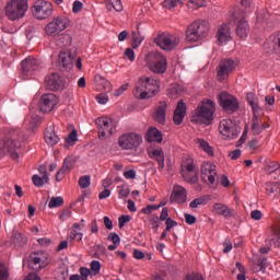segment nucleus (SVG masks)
Wrapping results in <instances>:
<instances>
[{
    "label": "nucleus",
    "instance_id": "obj_4",
    "mask_svg": "<svg viewBox=\"0 0 280 280\" xmlns=\"http://www.w3.org/2000/svg\"><path fill=\"white\" fill-rule=\"evenodd\" d=\"M210 27L209 21L196 20L186 28V40L188 43H198V40L207 38Z\"/></svg>",
    "mask_w": 280,
    "mask_h": 280
},
{
    "label": "nucleus",
    "instance_id": "obj_51",
    "mask_svg": "<svg viewBox=\"0 0 280 280\" xmlns=\"http://www.w3.org/2000/svg\"><path fill=\"white\" fill-rule=\"evenodd\" d=\"M180 3V0H164L163 5L164 8H167V10H172L173 8H176Z\"/></svg>",
    "mask_w": 280,
    "mask_h": 280
},
{
    "label": "nucleus",
    "instance_id": "obj_26",
    "mask_svg": "<svg viewBox=\"0 0 280 280\" xmlns=\"http://www.w3.org/2000/svg\"><path fill=\"white\" fill-rule=\"evenodd\" d=\"M44 138L47 145H50L51 148H54V145H57V143H60V137L56 135V131L52 127L46 128Z\"/></svg>",
    "mask_w": 280,
    "mask_h": 280
},
{
    "label": "nucleus",
    "instance_id": "obj_41",
    "mask_svg": "<svg viewBox=\"0 0 280 280\" xmlns=\"http://www.w3.org/2000/svg\"><path fill=\"white\" fill-rule=\"evenodd\" d=\"M183 165L186 167L187 172H194L196 170V165L194 164V159H191V156H187L183 162Z\"/></svg>",
    "mask_w": 280,
    "mask_h": 280
},
{
    "label": "nucleus",
    "instance_id": "obj_3",
    "mask_svg": "<svg viewBox=\"0 0 280 280\" xmlns=\"http://www.w3.org/2000/svg\"><path fill=\"white\" fill-rule=\"evenodd\" d=\"M213 115H215V103L206 98L201 101L195 109L190 121L191 124H206V126H211L213 122Z\"/></svg>",
    "mask_w": 280,
    "mask_h": 280
},
{
    "label": "nucleus",
    "instance_id": "obj_57",
    "mask_svg": "<svg viewBox=\"0 0 280 280\" xmlns=\"http://www.w3.org/2000/svg\"><path fill=\"white\" fill-rule=\"evenodd\" d=\"M79 272L81 275V278L89 280V277L91 275V269L86 268V267H81L79 269Z\"/></svg>",
    "mask_w": 280,
    "mask_h": 280
},
{
    "label": "nucleus",
    "instance_id": "obj_38",
    "mask_svg": "<svg viewBox=\"0 0 280 280\" xmlns=\"http://www.w3.org/2000/svg\"><path fill=\"white\" fill-rule=\"evenodd\" d=\"M118 196H119V198H128L130 196V186L126 183L122 184L119 187Z\"/></svg>",
    "mask_w": 280,
    "mask_h": 280
},
{
    "label": "nucleus",
    "instance_id": "obj_24",
    "mask_svg": "<svg viewBox=\"0 0 280 280\" xmlns=\"http://www.w3.org/2000/svg\"><path fill=\"white\" fill-rule=\"evenodd\" d=\"M213 211L217 215H223L225 220H231L233 218L234 210L229 208V206L224 203H214Z\"/></svg>",
    "mask_w": 280,
    "mask_h": 280
},
{
    "label": "nucleus",
    "instance_id": "obj_58",
    "mask_svg": "<svg viewBox=\"0 0 280 280\" xmlns=\"http://www.w3.org/2000/svg\"><path fill=\"white\" fill-rule=\"evenodd\" d=\"M186 280H205L202 273L194 272L186 276Z\"/></svg>",
    "mask_w": 280,
    "mask_h": 280
},
{
    "label": "nucleus",
    "instance_id": "obj_14",
    "mask_svg": "<svg viewBox=\"0 0 280 280\" xmlns=\"http://www.w3.org/2000/svg\"><path fill=\"white\" fill-rule=\"evenodd\" d=\"M149 69L153 73H165L167 71V58L161 55V52L153 54L152 60L149 62Z\"/></svg>",
    "mask_w": 280,
    "mask_h": 280
},
{
    "label": "nucleus",
    "instance_id": "obj_18",
    "mask_svg": "<svg viewBox=\"0 0 280 280\" xmlns=\"http://www.w3.org/2000/svg\"><path fill=\"white\" fill-rule=\"evenodd\" d=\"M45 84L48 91H62L65 89V80L57 72L48 74L45 78Z\"/></svg>",
    "mask_w": 280,
    "mask_h": 280
},
{
    "label": "nucleus",
    "instance_id": "obj_11",
    "mask_svg": "<svg viewBox=\"0 0 280 280\" xmlns=\"http://www.w3.org/2000/svg\"><path fill=\"white\" fill-rule=\"evenodd\" d=\"M219 130L226 139H237L240 137V128L232 119H223L219 124Z\"/></svg>",
    "mask_w": 280,
    "mask_h": 280
},
{
    "label": "nucleus",
    "instance_id": "obj_44",
    "mask_svg": "<svg viewBox=\"0 0 280 280\" xmlns=\"http://www.w3.org/2000/svg\"><path fill=\"white\" fill-rule=\"evenodd\" d=\"M71 171L68 170L65 164L62 165V167L57 172L56 174V180L57 183H60V180H62L65 178L66 174H69Z\"/></svg>",
    "mask_w": 280,
    "mask_h": 280
},
{
    "label": "nucleus",
    "instance_id": "obj_55",
    "mask_svg": "<svg viewBox=\"0 0 280 280\" xmlns=\"http://www.w3.org/2000/svg\"><path fill=\"white\" fill-rule=\"evenodd\" d=\"M107 240L109 242H113V244H120L121 243V238L119 237V234L117 233H109L107 236Z\"/></svg>",
    "mask_w": 280,
    "mask_h": 280
},
{
    "label": "nucleus",
    "instance_id": "obj_1",
    "mask_svg": "<svg viewBox=\"0 0 280 280\" xmlns=\"http://www.w3.org/2000/svg\"><path fill=\"white\" fill-rule=\"evenodd\" d=\"M27 136L18 129H5L4 137L0 140V159L9 154L13 161H18L20 148H23Z\"/></svg>",
    "mask_w": 280,
    "mask_h": 280
},
{
    "label": "nucleus",
    "instance_id": "obj_22",
    "mask_svg": "<svg viewBox=\"0 0 280 280\" xmlns=\"http://www.w3.org/2000/svg\"><path fill=\"white\" fill-rule=\"evenodd\" d=\"M145 141L148 143H162L163 142V132L159 130L156 127H150L147 130L144 136Z\"/></svg>",
    "mask_w": 280,
    "mask_h": 280
},
{
    "label": "nucleus",
    "instance_id": "obj_32",
    "mask_svg": "<svg viewBox=\"0 0 280 280\" xmlns=\"http://www.w3.org/2000/svg\"><path fill=\"white\" fill-rule=\"evenodd\" d=\"M266 194L267 196H273L277 198V196L280 195V184L279 183H267L266 184Z\"/></svg>",
    "mask_w": 280,
    "mask_h": 280
},
{
    "label": "nucleus",
    "instance_id": "obj_33",
    "mask_svg": "<svg viewBox=\"0 0 280 280\" xmlns=\"http://www.w3.org/2000/svg\"><path fill=\"white\" fill-rule=\"evenodd\" d=\"M213 167H215V164L211 162H205L201 165V179L203 183H207V178L211 174L210 172H212Z\"/></svg>",
    "mask_w": 280,
    "mask_h": 280
},
{
    "label": "nucleus",
    "instance_id": "obj_31",
    "mask_svg": "<svg viewBox=\"0 0 280 280\" xmlns=\"http://www.w3.org/2000/svg\"><path fill=\"white\" fill-rule=\"evenodd\" d=\"M196 143L199 145L200 150H203V152L208 154V156H215L213 147H210L208 141L205 139H197Z\"/></svg>",
    "mask_w": 280,
    "mask_h": 280
},
{
    "label": "nucleus",
    "instance_id": "obj_63",
    "mask_svg": "<svg viewBox=\"0 0 280 280\" xmlns=\"http://www.w3.org/2000/svg\"><path fill=\"white\" fill-rule=\"evenodd\" d=\"M184 218H185L186 224L191 225V224H194V223L196 222V217H195V215H191V214H189V213H185V214H184Z\"/></svg>",
    "mask_w": 280,
    "mask_h": 280
},
{
    "label": "nucleus",
    "instance_id": "obj_53",
    "mask_svg": "<svg viewBox=\"0 0 280 280\" xmlns=\"http://www.w3.org/2000/svg\"><path fill=\"white\" fill-rule=\"evenodd\" d=\"M112 3V8L116 12H121L124 10V4H121V0H109Z\"/></svg>",
    "mask_w": 280,
    "mask_h": 280
},
{
    "label": "nucleus",
    "instance_id": "obj_15",
    "mask_svg": "<svg viewBox=\"0 0 280 280\" xmlns=\"http://www.w3.org/2000/svg\"><path fill=\"white\" fill-rule=\"evenodd\" d=\"M58 104V96L54 93L43 94L39 100V110L42 113H51Z\"/></svg>",
    "mask_w": 280,
    "mask_h": 280
},
{
    "label": "nucleus",
    "instance_id": "obj_42",
    "mask_svg": "<svg viewBox=\"0 0 280 280\" xmlns=\"http://www.w3.org/2000/svg\"><path fill=\"white\" fill-rule=\"evenodd\" d=\"M90 270H92V272H94V277L100 275V270H102V264L100 262V260H93L90 264Z\"/></svg>",
    "mask_w": 280,
    "mask_h": 280
},
{
    "label": "nucleus",
    "instance_id": "obj_12",
    "mask_svg": "<svg viewBox=\"0 0 280 280\" xmlns=\"http://www.w3.org/2000/svg\"><path fill=\"white\" fill-rule=\"evenodd\" d=\"M154 43L158 47H160V49H163V51H172L175 47L178 46V39L165 33L159 34L154 38Z\"/></svg>",
    "mask_w": 280,
    "mask_h": 280
},
{
    "label": "nucleus",
    "instance_id": "obj_56",
    "mask_svg": "<svg viewBox=\"0 0 280 280\" xmlns=\"http://www.w3.org/2000/svg\"><path fill=\"white\" fill-rule=\"evenodd\" d=\"M82 8H84V4L80 0H77L73 2L72 12L78 14V12H82Z\"/></svg>",
    "mask_w": 280,
    "mask_h": 280
},
{
    "label": "nucleus",
    "instance_id": "obj_8",
    "mask_svg": "<svg viewBox=\"0 0 280 280\" xmlns=\"http://www.w3.org/2000/svg\"><path fill=\"white\" fill-rule=\"evenodd\" d=\"M27 266L30 270H33L35 273L40 272V270L49 266V262L47 261V254L43 250L31 253L27 258Z\"/></svg>",
    "mask_w": 280,
    "mask_h": 280
},
{
    "label": "nucleus",
    "instance_id": "obj_21",
    "mask_svg": "<svg viewBox=\"0 0 280 280\" xmlns=\"http://www.w3.org/2000/svg\"><path fill=\"white\" fill-rule=\"evenodd\" d=\"M58 58L63 71H71L73 69V55H71V51H60Z\"/></svg>",
    "mask_w": 280,
    "mask_h": 280
},
{
    "label": "nucleus",
    "instance_id": "obj_37",
    "mask_svg": "<svg viewBox=\"0 0 280 280\" xmlns=\"http://www.w3.org/2000/svg\"><path fill=\"white\" fill-rule=\"evenodd\" d=\"M79 187L81 189H88V187H91V176L84 175L79 178Z\"/></svg>",
    "mask_w": 280,
    "mask_h": 280
},
{
    "label": "nucleus",
    "instance_id": "obj_6",
    "mask_svg": "<svg viewBox=\"0 0 280 280\" xmlns=\"http://www.w3.org/2000/svg\"><path fill=\"white\" fill-rule=\"evenodd\" d=\"M217 100L219 106L224 113H228V115H233L240 110V101L226 91L219 93Z\"/></svg>",
    "mask_w": 280,
    "mask_h": 280
},
{
    "label": "nucleus",
    "instance_id": "obj_47",
    "mask_svg": "<svg viewBox=\"0 0 280 280\" xmlns=\"http://www.w3.org/2000/svg\"><path fill=\"white\" fill-rule=\"evenodd\" d=\"M131 218L129 214H121L118 218V226L119 229H124V226H126L127 222H130Z\"/></svg>",
    "mask_w": 280,
    "mask_h": 280
},
{
    "label": "nucleus",
    "instance_id": "obj_25",
    "mask_svg": "<svg viewBox=\"0 0 280 280\" xmlns=\"http://www.w3.org/2000/svg\"><path fill=\"white\" fill-rule=\"evenodd\" d=\"M149 158L154 159L159 164L160 172L165 168V153L163 149H154L149 152Z\"/></svg>",
    "mask_w": 280,
    "mask_h": 280
},
{
    "label": "nucleus",
    "instance_id": "obj_30",
    "mask_svg": "<svg viewBox=\"0 0 280 280\" xmlns=\"http://www.w3.org/2000/svg\"><path fill=\"white\" fill-rule=\"evenodd\" d=\"M217 37L219 43H226L231 38V33H229V25L222 24L218 30Z\"/></svg>",
    "mask_w": 280,
    "mask_h": 280
},
{
    "label": "nucleus",
    "instance_id": "obj_60",
    "mask_svg": "<svg viewBox=\"0 0 280 280\" xmlns=\"http://www.w3.org/2000/svg\"><path fill=\"white\" fill-rule=\"evenodd\" d=\"M96 101L98 102V104H106L108 102V95L104 93L97 94Z\"/></svg>",
    "mask_w": 280,
    "mask_h": 280
},
{
    "label": "nucleus",
    "instance_id": "obj_52",
    "mask_svg": "<svg viewBox=\"0 0 280 280\" xmlns=\"http://www.w3.org/2000/svg\"><path fill=\"white\" fill-rule=\"evenodd\" d=\"M246 100L249 106H253L254 104H257V102H259V98H257V96L253 92L247 93Z\"/></svg>",
    "mask_w": 280,
    "mask_h": 280
},
{
    "label": "nucleus",
    "instance_id": "obj_48",
    "mask_svg": "<svg viewBox=\"0 0 280 280\" xmlns=\"http://www.w3.org/2000/svg\"><path fill=\"white\" fill-rule=\"evenodd\" d=\"M158 205H148L145 208H142L141 212L144 213V215H151L152 211H158Z\"/></svg>",
    "mask_w": 280,
    "mask_h": 280
},
{
    "label": "nucleus",
    "instance_id": "obj_50",
    "mask_svg": "<svg viewBox=\"0 0 280 280\" xmlns=\"http://www.w3.org/2000/svg\"><path fill=\"white\" fill-rule=\"evenodd\" d=\"M38 172L45 179L46 185H49V176L47 175V166L45 164L40 165L38 167Z\"/></svg>",
    "mask_w": 280,
    "mask_h": 280
},
{
    "label": "nucleus",
    "instance_id": "obj_23",
    "mask_svg": "<svg viewBox=\"0 0 280 280\" xmlns=\"http://www.w3.org/2000/svg\"><path fill=\"white\" fill-rule=\"evenodd\" d=\"M171 202H177L178 205H183L187 202V190L178 186L170 197Z\"/></svg>",
    "mask_w": 280,
    "mask_h": 280
},
{
    "label": "nucleus",
    "instance_id": "obj_19",
    "mask_svg": "<svg viewBox=\"0 0 280 280\" xmlns=\"http://www.w3.org/2000/svg\"><path fill=\"white\" fill-rule=\"evenodd\" d=\"M40 69V61L34 57H27L22 61V74L32 75Z\"/></svg>",
    "mask_w": 280,
    "mask_h": 280
},
{
    "label": "nucleus",
    "instance_id": "obj_40",
    "mask_svg": "<svg viewBox=\"0 0 280 280\" xmlns=\"http://www.w3.org/2000/svg\"><path fill=\"white\" fill-rule=\"evenodd\" d=\"M77 161L78 160L75 159L74 155L67 156L63 161V166H66L71 172V170H73Z\"/></svg>",
    "mask_w": 280,
    "mask_h": 280
},
{
    "label": "nucleus",
    "instance_id": "obj_45",
    "mask_svg": "<svg viewBox=\"0 0 280 280\" xmlns=\"http://www.w3.org/2000/svg\"><path fill=\"white\" fill-rule=\"evenodd\" d=\"M106 132H108L109 135H113V130L110 129V127H101L98 129V139L101 141H104V139H106Z\"/></svg>",
    "mask_w": 280,
    "mask_h": 280
},
{
    "label": "nucleus",
    "instance_id": "obj_39",
    "mask_svg": "<svg viewBox=\"0 0 280 280\" xmlns=\"http://www.w3.org/2000/svg\"><path fill=\"white\" fill-rule=\"evenodd\" d=\"M183 178L186 183H189V185H197L198 173H195L194 175H190L189 173H184Z\"/></svg>",
    "mask_w": 280,
    "mask_h": 280
},
{
    "label": "nucleus",
    "instance_id": "obj_35",
    "mask_svg": "<svg viewBox=\"0 0 280 280\" xmlns=\"http://www.w3.org/2000/svg\"><path fill=\"white\" fill-rule=\"evenodd\" d=\"M62 205H65V199L62 197H51L48 207L49 209H56L62 207Z\"/></svg>",
    "mask_w": 280,
    "mask_h": 280
},
{
    "label": "nucleus",
    "instance_id": "obj_34",
    "mask_svg": "<svg viewBox=\"0 0 280 280\" xmlns=\"http://www.w3.org/2000/svg\"><path fill=\"white\" fill-rule=\"evenodd\" d=\"M207 202H209V197L202 196V197L195 198L189 203V207H190V209H198V207L205 206V205H207Z\"/></svg>",
    "mask_w": 280,
    "mask_h": 280
},
{
    "label": "nucleus",
    "instance_id": "obj_59",
    "mask_svg": "<svg viewBox=\"0 0 280 280\" xmlns=\"http://www.w3.org/2000/svg\"><path fill=\"white\" fill-rule=\"evenodd\" d=\"M230 159H232V161H237V159H240V156H242V150L236 149L234 151H231L229 153Z\"/></svg>",
    "mask_w": 280,
    "mask_h": 280
},
{
    "label": "nucleus",
    "instance_id": "obj_49",
    "mask_svg": "<svg viewBox=\"0 0 280 280\" xmlns=\"http://www.w3.org/2000/svg\"><path fill=\"white\" fill-rule=\"evenodd\" d=\"M32 180L35 187H43V185L46 184L45 178H43V176L40 177L39 175H33Z\"/></svg>",
    "mask_w": 280,
    "mask_h": 280
},
{
    "label": "nucleus",
    "instance_id": "obj_43",
    "mask_svg": "<svg viewBox=\"0 0 280 280\" xmlns=\"http://www.w3.org/2000/svg\"><path fill=\"white\" fill-rule=\"evenodd\" d=\"M257 266L261 272H266V268H268V258L260 256L257 260Z\"/></svg>",
    "mask_w": 280,
    "mask_h": 280
},
{
    "label": "nucleus",
    "instance_id": "obj_2",
    "mask_svg": "<svg viewBox=\"0 0 280 280\" xmlns=\"http://www.w3.org/2000/svg\"><path fill=\"white\" fill-rule=\"evenodd\" d=\"M161 91V83L152 77H140L133 89V96L137 100H151Z\"/></svg>",
    "mask_w": 280,
    "mask_h": 280
},
{
    "label": "nucleus",
    "instance_id": "obj_54",
    "mask_svg": "<svg viewBox=\"0 0 280 280\" xmlns=\"http://www.w3.org/2000/svg\"><path fill=\"white\" fill-rule=\"evenodd\" d=\"M149 222L156 233V231H159V226H161V223L159 222V215H154V218L149 219Z\"/></svg>",
    "mask_w": 280,
    "mask_h": 280
},
{
    "label": "nucleus",
    "instance_id": "obj_9",
    "mask_svg": "<svg viewBox=\"0 0 280 280\" xmlns=\"http://www.w3.org/2000/svg\"><path fill=\"white\" fill-rule=\"evenodd\" d=\"M32 10L36 19L45 21V19H49L54 14V4L49 1L37 0L34 2Z\"/></svg>",
    "mask_w": 280,
    "mask_h": 280
},
{
    "label": "nucleus",
    "instance_id": "obj_46",
    "mask_svg": "<svg viewBox=\"0 0 280 280\" xmlns=\"http://www.w3.org/2000/svg\"><path fill=\"white\" fill-rule=\"evenodd\" d=\"M215 176H218V173L215 172V167H213L207 178V184L209 185V187H213V185H215Z\"/></svg>",
    "mask_w": 280,
    "mask_h": 280
},
{
    "label": "nucleus",
    "instance_id": "obj_5",
    "mask_svg": "<svg viewBox=\"0 0 280 280\" xmlns=\"http://www.w3.org/2000/svg\"><path fill=\"white\" fill-rule=\"evenodd\" d=\"M27 12V0H10L5 5V16L9 21H19Z\"/></svg>",
    "mask_w": 280,
    "mask_h": 280
},
{
    "label": "nucleus",
    "instance_id": "obj_16",
    "mask_svg": "<svg viewBox=\"0 0 280 280\" xmlns=\"http://www.w3.org/2000/svg\"><path fill=\"white\" fill-rule=\"evenodd\" d=\"M235 61L232 59H223L219 65V70L217 72V78L219 82H223L226 77L231 75L235 71Z\"/></svg>",
    "mask_w": 280,
    "mask_h": 280
},
{
    "label": "nucleus",
    "instance_id": "obj_17",
    "mask_svg": "<svg viewBox=\"0 0 280 280\" xmlns=\"http://www.w3.org/2000/svg\"><path fill=\"white\" fill-rule=\"evenodd\" d=\"M152 119L160 124L161 126H165L167 121V101H160L158 105H155Z\"/></svg>",
    "mask_w": 280,
    "mask_h": 280
},
{
    "label": "nucleus",
    "instance_id": "obj_13",
    "mask_svg": "<svg viewBox=\"0 0 280 280\" xmlns=\"http://www.w3.org/2000/svg\"><path fill=\"white\" fill-rule=\"evenodd\" d=\"M234 19L236 23L235 34L241 40L248 38V32H250V25L246 21V13L242 12L241 15H237V12L234 13Z\"/></svg>",
    "mask_w": 280,
    "mask_h": 280
},
{
    "label": "nucleus",
    "instance_id": "obj_61",
    "mask_svg": "<svg viewBox=\"0 0 280 280\" xmlns=\"http://www.w3.org/2000/svg\"><path fill=\"white\" fill-rule=\"evenodd\" d=\"M250 218H252V220L259 221V220H261V218H264V214L261 213L260 210H254L250 213Z\"/></svg>",
    "mask_w": 280,
    "mask_h": 280
},
{
    "label": "nucleus",
    "instance_id": "obj_7",
    "mask_svg": "<svg viewBox=\"0 0 280 280\" xmlns=\"http://www.w3.org/2000/svg\"><path fill=\"white\" fill-rule=\"evenodd\" d=\"M69 25H71V20H69V18L57 16L45 26V33L47 36L55 37L61 32H65Z\"/></svg>",
    "mask_w": 280,
    "mask_h": 280
},
{
    "label": "nucleus",
    "instance_id": "obj_62",
    "mask_svg": "<svg viewBox=\"0 0 280 280\" xmlns=\"http://www.w3.org/2000/svg\"><path fill=\"white\" fill-rule=\"evenodd\" d=\"M252 132L255 137L261 135L262 128L259 126V122H257V125H252Z\"/></svg>",
    "mask_w": 280,
    "mask_h": 280
},
{
    "label": "nucleus",
    "instance_id": "obj_28",
    "mask_svg": "<svg viewBox=\"0 0 280 280\" xmlns=\"http://www.w3.org/2000/svg\"><path fill=\"white\" fill-rule=\"evenodd\" d=\"M11 240L15 248H23V246L27 245V236L21 232L13 231Z\"/></svg>",
    "mask_w": 280,
    "mask_h": 280
},
{
    "label": "nucleus",
    "instance_id": "obj_27",
    "mask_svg": "<svg viewBox=\"0 0 280 280\" xmlns=\"http://www.w3.org/2000/svg\"><path fill=\"white\" fill-rule=\"evenodd\" d=\"M270 246L275 248L280 247V221L271 226V238L269 240Z\"/></svg>",
    "mask_w": 280,
    "mask_h": 280
},
{
    "label": "nucleus",
    "instance_id": "obj_10",
    "mask_svg": "<svg viewBox=\"0 0 280 280\" xmlns=\"http://www.w3.org/2000/svg\"><path fill=\"white\" fill-rule=\"evenodd\" d=\"M141 143H143V138L138 133H125L118 139V145L122 150H137Z\"/></svg>",
    "mask_w": 280,
    "mask_h": 280
},
{
    "label": "nucleus",
    "instance_id": "obj_29",
    "mask_svg": "<svg viewBox=\"0 0 280 280\" xmlns=\"http://www.w3.org/2000/svg\"><path fill=\"white\" fill-rule=\"evenodd\" d=\"M145 37L141 35V31H139V25L137 26V31H132L131 33V47L132 49H138L143 43Z\"/></svg>",
    "mask_w": 280,
    "mask_h": 280
},
{
    "label": "nucleus",
    "instance_id": "obj_36",
    "mask_svg": "<svg viewBox=\"0 0 280 280\" xmlns=\"http://www.w3.org/2000/svg\"><path fill=\"white\" fill-rule=\"evenodd\" d=\"M78 141V130L73 129L68 137L66 138V145H75V142Z\"/></svg>",
    "mask_w": 280,
    "mask_h": 280
},
{
    "label": "nucleus",
    "instance_id": "obj_20",
    "mask_svg": "<svg viewBox=\"0 0 280 280\" xmlns=\"http://www.w3.org/2000/svg\"><path fill=\"white\" fill-rule=\"evenodd\" d=\"M186 115H187V104H185V101L180 100L179 102H177V106L173 115V121L175 126H180Z\"/></svg>",
    "mask_w": 280,
    "mask_h": 280
},
{
    "label": "nucleus",
    "instance_id": "obj_64",
    "mask_svg": "<svg viewBox=\"0 0 280 280\" xmlns=\"http://www.w3.org/2000/svg\"><path fill=\"white\" fill-rule=\"evenodd\" d=\"M10 279V272L8 271V269L3 268L0 269V280H8Z\"/></svg>",
    "mask_w": 280,
    "mask_h": 280
}]
</instances>
